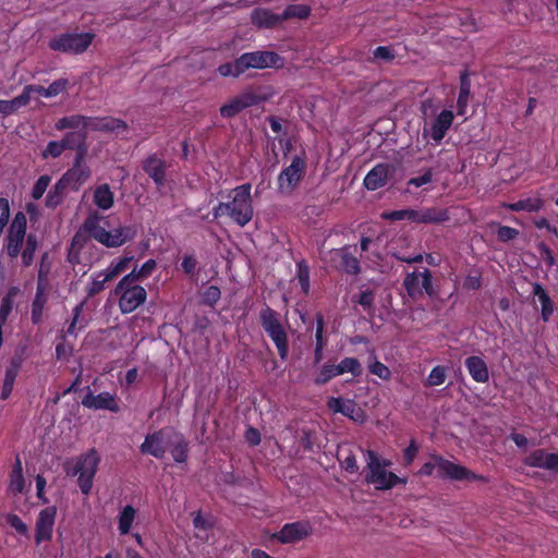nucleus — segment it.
Masks as SVG:
<instances>
[{
    "instance_id": "f257e3e1",
    "label": "nucleus",
    "mask_w": 558,
    "mask_h": 558,
    "mask_svg": "<svg viewBox=\"0 0 558 558\" xmlns=\"http://www.w3.org/2000/svg\"><path fill=\"white\" fill-rule=\"evenodd\" d=\"M251 183L235 186L228 193L229 202H219L213 208V219L228 216L239 227H245L254 216Z\"/></svg>"
},
{
    "instance_id": "f03ea898",
    "label": "nucleus",
    "mask_w": 558,
    "mask_h": 558,
    "mask_svg": "<svg viewBox=\"0 0 558 558\" xmlns=\"http://www.w3.org/2000/svg\"><path fill=\"white\" fill-rule=\"evenodd\" d=\"M100 457L95 448L65 461L64 471L68 476H77V485L83 495L90 494L95 475L98 471Z\"/></svg>"
},
{
    "instance_id": "7ed1b4c3",
    "label": "nucleus",
    "mask_w": 558,
    "mask_h": 558,
    "mask_svg": "<svg viewBox=\"0 0 558 558\" xmlns=\"http://www.w3.org/2000/svg\"><path fill=\"white\" fill-rule=\"evenodd\" d=\"M101 220L102 217L98 213L95 211L89 214L86 217L82 229L88 233L90 238L106 247H120L126 242L133 240L135 236V230L129 226L107 231L102 226H100Z\"/></svg>"
},
{
    "instance_id": "20e7f679",
    "label": "nucleus",
    "mask_w": 558,
    "mask_h": 558,
    "mask_svg": "<svg viewBox=\"0 0 558 558\" xmlns=\"http://www.w3.org/2000/svg\"><path fill=\"white\" fill-rule=\"evenodd\" d=\"M367 464L365 469V482L374 485L377 490H388L398 484H405L407 480L399 477L386 468L391 464L389 460L380 459L374 450L367 449Z\"/></svg>"
},
{
    "instance_id": "39448f33",
    "label": "nucleus",
    "mask_w": 558,
    "mask_h": 558,
    "mask_svg": "<svg viewBox=\"0 0 558 558\" xmlns=\"http://www.w3.org/2000/svg\"><path fill=\"white\" fill-rule=\"evenodd\" d=\"M433 462H425L421 469L420 474L423 476H430L437 470V476L440 478H449L453 481H485V477L477 475L468 470L465 466L456 464L441 456H434Z\"/></svg>"
},
{
    "instance_id": "423d86ee",
    "label": "nucleus",
    "mask_w": 558,
    "mask_h": 558,
    "mask_svg": "<svg viewBox=\"0 0 558 558\" xmlns=\"http://www.w3.org/2000/svg\"><path fill=\"white\" fill-rule=\"evenodd\" d=\"M259 323L276 345L280 359L286 360L289 354V339L279 313L266 305L259 312Z\"/></svg>"
},
{
    "instance_id": "0eeeda50",
    "label": "nucleus",
    "mask_w": 558,
    "mask_h": 558,
    "mask_svg": "<svg viewBox=\"0 0 558 558\" xmlns=\"http://www.w3.org/2000/svg\"><path fill=\"white\" fill-rule=\"evenodd\" d=\"M93 32L75 33L66 32L53 36L48 47L50 50L69 54H82L87 51L95 39Z\"/></svg>"
},
{
    "instance_id": "6e6552de",
    "label": "nucleus",
    "mask_w": 558,
    "mask_h": 558,
    "mask_svg": "<svg viewBox=\"0 0 558 558\" xmlns=\"http://www.w3.org/2000/svg\"><path fill=\"white\" fill-rule=\"evenodd\" d=\"M27 219L23 211H17L10 225L3 241V250L5 254L15 259L21 253L24 242L27 238Z\"/></svg>"
},
{
    "instance_id": "1a4fd4ad",
    "label": "nucleus",
    "mask_w": 558,
    "mask_h": 558,
    "mask_svg": "<svg viewBox=\"0 0 558 558\" xmlns=\"http://www.w3.org/2000/svg\"><path fill=\"white\" fill-rule=\"evenodd\" d=\"M238 66L245 73L251 69L280 68L283 64V59L275 51L257 50L242 53L238 57Z\"/></svg>"
},
{
    "instance_id": "9d476101",
    "label": "nucleus",
    "mask_w": 558,
    "mask_h": 558,
    "mask_svg": "<svg viewBox=\"0 0 558 558\" xmlns=\"http://www.w3.org/2000/svg\"><path fill=\"white\" fill-rule=\"evenodd\" d=\"M306 169L305 159L294 156L291 163L283 168L277 178V189L281 194H291L302 180Z\"/></svg>"
},
{
    "instance_id": "9b49d317",
    "label": "nucleus",
    "mask_w": 558,
    "mask_h": 558,
    "mask_svg": "<svg viewBox=\"0 0 558 558\" xmlns=\"http://www.w3.org/2000/svg\"><path fill=\"white\" fill-rule=\"evenodd\" d=\"M173 434L175 433L168 427L147 434L145 440L140 446V451L156 459H163L173 439Z\"/></svg>"
},
{
    "instance_id": "f8f14e48",
    "label": "nucleus",
    "mask_w": 558,
    "mask_h": 558,
    "mask_svg": "<svg viewBox=\"0 0 558 558\" xmlns=\"http://www.w3.org/2000/svg\"><path fill=\"white\" fill-rule=\"evenodd\" d=\"M313 533L310 521L301 520L286 523L279 531L271 534V539L279 544H295L307 538Z\"/></svg>"
},
{
    "instance_id": "ddd939ff",
    "label": "nucleus",
    "mask_w": 558,
    "mask_h": 558,
    "mask_svg": "<svg viewBox=\"0 0 558 558\" xmlns=\"http://www.w3.org/2000/svg\"><path fill=\"white\" fill-rule=\"evenodd\" d=\"M113 294L119 296V308L123 314H130L143 305L147 299V292L142 286H129L119 289L116 286Z\"/></svg>"
},
{
    "instance_id": "4468645a",
    "label": "nucleus",
    "mask_w": 558,
    "mask_h": 558,
    "mask_svg": "<svg viewBox=\"0 0 558 558\" xmlns=\"http://www.w3.org/2000/svg\"><path fill=\"white\" fill-rule=\"evenodd\" d=\"M453 120V112L451 110L444 109L430 123L425 122L422 133L423 137L432 140L435 144H440L451 128Z\"/></svg>"
},
{
    "instance_id": "2eb2a0df",
    "label": "nucleus",
    "mask_w": 558,
    "mask_h": 558,
    "mask_svg": "<svg viewBox=\"0 0 558 558\" xmlns=\"http://www.w3.org/2000/svg\"><path fill=\"white\" fill-rule=\"evenodd\" d=\"M403 287L412 299L422 295L423 292L429 296L435 294L429 269H424L422 272L413 271L408 274L403 279Z\"/></svg>"
},
{
    "instance_id": "dca6fc26",
    "label": "nucleus",
    "mask_w": 558,
    "mask_h": 558,
    "mask_svg": "<svg viewBox=\"0 0 558 558\" xmlns=\"http://www.w3.org/2000/svg\"><path fill=\"white\" fill-rule=\"evenodd\" d=\"M57 518V507L49 506L41 509L35 522V544L50 542L53 536V527Z\"/></svg>"
},
{
    "instance_id": "f3484780",
    "label": "nucleus",
    "mask_w": 558,
    "mask_h": 558,
    "mask_svg": "<svg viewBox=\"0 0 558 558\" xmlns=\"http://www.w3.org/2000/svg\"><path fill=\"white\" fill-rule=\"evenodd\" d=\"M89 177L90 169L85 165V158L75 157L72 168L66 170L59 180L68 190L78 191Z\"/></svg>"
},
{
    "instance_id": "a211bd4d",
    "label": "nucleus",
    "mask_w": 558,
    "mask_h": 558,
    "mask_svg": "<svg viewBox=\"0 0 558 558\" xmlns=\"http://www.w3.org/2000/svg\"><path fill=\"white\" fill-rule=\"evenodd\" d=\"M82 404L88 409L108 410L112 413H119L121 410L116 395L108 391L94 395L89 387H87V393L82 399Z\"/></svg>"
},
{
    "instance_id": "6ab92c4d",
    "label": "nucleus",
    "mask_w": 558,
    "mask_h": 558,
    "mask_svg": "<svg viewBox=\"0 0 558 558\" xmlns=\"http://www.w3.org/2000/svg\"><path fill=\"white\" fill-rule=\"evenodd\" d=\"M396 168L391 163H377L364 178L363 184L368 191H376L384 187L388 180L395 174Z\"/></svg>"
},
{
    "instance_id": "aec40b11",
    "label": "nucleus",
    "mask_w": 558,
    "mask_h": 558,
    "mask_svg": "<svg viewBox=\"0 0 558 558\" xmlns=\"http://www.w3.org/2000/svg\"><path fill=\"white\" fill-rule=\"evenodd\" d=\"M142 168L158 189L165 185L168 168L166 160L158 157L157 154H150L143 160Z\"/></svg>"
},
{
    "instance_id": "412c9836",
    "label": "nucleus",
    "mask_w": 558,
    "mask_h": 558,
    "mask_svg": "<svg viewBox=\"0 0 558 558\" xmlns=\"http://www.w3.org/2000/svg\"><path fill=\"white\" fill-rule=\"evenodd\" d=\"M523 463L530 468L558 472V453L547 452L545 449H536L524 458Z\"/></svg>"
},
{
    "instance_id": "4be33fe9",
    "label": "nucleus",
    "mask_w": 558,
    "mask_h": 558,
    "mask_svg": "<svg viewBox=\"0 0 558 558\" xmlns=\"http://www.w3.org/2000/svg\"><path fill=\"white\" fill-rule=\"evenodd\" d=\"M125 121L113 117H87L86 132L120 133L128 130Z\"/></svg>"
},
{
    "instance_id": "5701e85b",
    "label": "nucleus",
    "mask_w": 558,
    "mask_h": 558,
    "mask_svg": "<svg viewBox=\"0 0 558 558\" xmlns=\"http://www.w3.org/2000/svg\"><path fill=\"white\" fill-rule=\"evenodd\" d=\"M327 408L333 413H340L355 422L363 421L364 413L356 407V403L351 399H343L341 397H329L327 399Z\"/></svg>"
},
{
    "instance_id": "b1692460",
    "label": "nucleus",
    "mask_w": 558,
    "mask_h": 558,
    "mask_svg": "<svg viewBox=\"0 0 558 558\" xmlns=\"http://www.w3.org/2000/svg\"><path fill=\"white\" fill-rule=\"evenodd\" d=\"M87 133L84 131H72L68 132L63 138L61 140L64 145V149L75 150V157L85 158L88 151V146L86 144Z\"/></svg>"
},
{
    "instance_id": "393cba45",
    "label": "nucleus",
    "mask_w": 558,
    "mask_h": 558,
    "mask_svg": "<svg viewBox=\"0 0 558 558\" xmlns=\"http://www.w3.org/2000/svg\"><path fill=\"white\" fill-rule=\"evenodd\" d=\"M464 365L472 379L480 384H486L489 380V371L483 357L472 355L465 359Z\"/></svg>"
},
{
    "instance_id": "a878e982",
    "label": "nucleus",
    "mask_w": 558,
    "mask_h": 558,
    "mask_svg": "<svg viewBox=\"0 0 558 558\" xmlns=\"http://www.w3.org/2000/svg\"><path fill=\"white\" fill-rule=\"evenodd\" d=\"M68 85L69 81L66 78H59L53 81L48 87H44L41 85H26L24 89L29 97L32 93H36L45 98H51L65 92Z\"/></svg>"
},
{
    "instance_id": "bb28decb",
    "label": "nucleus",
    "mask_w": 558,
    "mask_h": 558,
    "mask_svg": "<svg viewBox=\"0 0 558 558\" xmlns=\"http://www.w3.org/2000/svg\"><path fill=\"white\" fill-rule=\"evenodd\" d=\"M351 246H343L335 250V256L340 258V269L348 275L356 276L361 272L359 258L351 253Z\"/></svg>"
},
{
    "instance_id": "cd10ccee",
    "label": "nucleus",
    "mask_w": 558,
    "mask_h": 558,
    "mask_svg": "<svg viewBox=\"0 0 558 558\" xmlns=\"http://www.w3.org/2000/svg\"><path fill=\"white\" fill-rule=\"evenodd\" d=\"M170 454L177 464H186L190 452V444L181 433L173 434L169 446Z\"/></svg>"
},
{
    "instance_id": "c85d7f7f",
    "label": "nucleus",
    "mask_w": 558,
    "mask_h": 558,
    "mask_svg": "<svg viewBox=\"0 0 558 558\" xmlns=\"http://www.w3.org/2000/svg\"><path fill=\"white\" fill-rule=\"evenodd\" d=\"M251 21L257 27L274 28L283 21V15L268 9H255L252 12Z\"/></svg>"
},
{
    "instance_id": "c756f323",
    "label": "nucleus",
    "mask_w": 558,
    "mask_h": 558,
    "mask_svg": "<svg viewBox=\"0 0 558 558\" xmlns=\"http://www.w3.org/2000/svg\"><path fill=\"white\" fill-rule=\"evenodd\" d=\"M532 287L533 295L536 296L541 303V318L544 323H547L555 311L554 302L539 282H534Z\"/></svg>"
},
{
    "instance_id": "7c9ffc66",
    "label": "nucleus",
    "mask_w": 558,
    "mask_h": 558,
    "mask_svg": "<svg viewBox=\"0 0 558 558\" xmlns=\"http://www.w3.org/2000/svg\"><path fill=\"white\" fill-rule=\"evenodd\" d=\"M22 366V360L20 357H13L10 364L5 368L3 386L1 390V399L7 400L13 390L15 379L20 373Z\"/></svg>"
},
{
    "instance_id": "2f4dec72",
    "label": "nucleus",
    "mask_w": 558,
    "mask_h": 558,
    "mask_svg": "<svg viewBox=\"0 0 558 558\" xmlns=\"http://www.w3.org/2000/svg\"><path fill=\"white\" fill-rule=\"evenodd\" d=\"M470 96H471L470 74L468 71H463L460 74V87H459V95H458V99H457V114L458 116H464L466 113V108H468Z\"/></svg>"
},
{
    "instance_id": "473e14b6",
    "label": "nucleus",
    "mask_w": 558,
    "mask_h": 558,
    "mask_svg": "<svg viewBox=\"0 0 558 558\" xmlns=\"http://www.w3.org/2000/svg\"><path fill=\"white\" fill-rule=\"evenodd\" d=\"M46 303L47 296L45 295V287L41 283H37L36 293L32 302L31 311V319L34 325H38L41 323Z\"/></svg>"
},
{
    "instance_id": "72a5a7b5",
    "label": "nucleus",
    "mask_w": 558,
    "mask_h": 558,
    "mask_svg": "<svg viewBox=\"0 0 558 558\" xmlns=\"http://www.w3.org/2000/svg\"><path fill=\"white\" fill-rule=\"evenodd\" d=\"M25 487V478L23 475V465L20 456L15 457L12 471L10 473L9 490L13 495L21 494Z\"/></svg>"
},
{
    "instance_id": "f704fd0d",
    "label": "nucleus",
    "mask_w": 558,
    "mask_h": 558,
    "mask_svg": "<svg viewBox=\"0 0 558 558\" xmlns=\"http://www.w3.org/2000/svg\"><path fill=\"white\" fill-rule=\"evenodd\" d=\"M544 206L543 199L539 197H527L523 199H519L514 203H504L502 207L510 209L512 211H527V213H536L539 211Z\"/></svg>"
},
{
    "instance_id": "c9c22d12",
    "label": "nucleus",
    "mask_w": 558,
    "mask_h": 558,
    "mask_svg": "<svg viewBox=\"0 0 558 558\" xmlns=\"http://www.w3.org/2000/svg\"><path fill=\"white\" fill-rule=\"evenodd\" d=\"M29 102L31 97L27 95V93H25V89L23 88V92L11 100L0 99V114L11 116L17 112L21 108L26 107Z\"/></svg>"
},
{
    "instance_id": "e433bc0d",
    "label": "nucleus",
    "mask_w": 558,
    "mask_h": 558,
    "mask_svg": "<svg viewBox=\"0 0 558 558\" xmlns=\"http://www.w3.org/2000/svg\"><path fill=\"white\" fill-rule=\"evenodd\" d=\"M450 219L448 208L442 207H425L422 208V223L438 225Z\"/></svg>"
},
{
    "instance_id": "4c0bfd02",
    "label": "nucleus",
    "mask_w": 558,
    "mask_h": 558,
    "mask_svg": "<svg viewBox=\"0 0 558 558\" xmlns=\"http://www.w3.org/2000/svg\"><path fill=\"white\" fill-rule=\"evenodd\" d=\"M93 198L94 204L102 210H108L113 206L114 195L107 183L95 189Z\"/></svg>"
},
{
    "instance_id": "58836bf2",
    "label": "nucleus",
    "mask_w": 558,
    "mask_h": 558,
    "mask_svg": "<svg viewBox=\"0 0 558 558\" xmlns=\"http://www.w3.org/2000/svg\"><path fill=\"white\" fill-rule=\"evenodd\" d=\"M87 116L72 114L59 119L56 122V129L63 131L66 129L78 130L86 132Z\"/></svg>"
},
{
    "instance_id": "ea45409f",
    "label": "nucleus",
    "mask_w": 558,
    "mask_h": 558,
    "mask_svg": "<svg viewBox=\"0 0 558 558\" xmlns=\"http://www.w3.org/2000/svg\"><path fill=\"white\" fill-rule=\"evenodd\" d=\"M136 510L133 506L126 505L120 511L118 517V530L121 535H128L135 520Z\"/></svg>"
},
{
    "instance_id": "a19ab883",
    "label": "nucleus",
    "mask_w": 558,
    "mask_h": 558,
    "mask_svg": "<svg viewBox=\"0 0 558 558\" xmlns=\"http://www.w3.org/2000/svg\"><path fill=\"white\" fill-rule=\"evenodd\" d=\"M17 287H11L4 294L0 304V323L7 324L10 314L12 313L14 299L19 294Z\"/></svg>"
},
{
    "instance_id": "79ce46f5",
    "label": "nucleus",
    "mask_w": 558,
    "mask_h": 558,
    "mask_svg": "<svg viewBox=\"0 0 558 558\" xmlns=\"http://www.w3.org/2000/svg\"><path fill=\"white\" fill-rule=\"evenodd\" d=\"M38 248V240L36 234L29 233L26 238L25 246L21 250L22 265L29 267L34 263L35 252Z\"/></svg>"
},
{
    "instance_id": "37998d69",
    "label": "nucleus",
    "mask_w": 558,
    "mask_h": 558,
    "mask_svg": "<svg viewBox=\"0 0 558 558\" xmlns=\"http://www.w3.org/2000/svg\"><path fill=\"white\" fill-rule=\"evenodd\" d=\"M66 190L65 185L58 180L46 196V206L48 208H56L59 206L63 202Z\"/></svg>"
},
{
    "instance_id": "c03bdc74",
    "label": "nucleus",
    "mask_w": 558,
    "mask_h": 558,
    "mask_svg": "<svg viewBox=\"0 0 558 558\" xmlns=\"http://www.w3.org/2000/svg\"><path fill=\"white\" fill-rule=\"evenodd\" d=\"M109 280H105V271H98L92 275L90 282L86 286V299H90L104 291L106 283Z\"/></svg>"
},
{
    "instance_id": "a18cd8bd",
    "label": "nucleus",
    "mask_w": 558,
    "mask_h": 558,
    "mask_svg": "<svg viewBox=\"0 0 558 558\" xmlns=\"http://www.w3.org/2000/svg\"><path fill=\"white\" fill-rule=\"evenodd\" d=\"M337 371L339 372V375L350 373L354 377H359L362 375L363 368L360 361L356 357H344L337 365Z\"/></svg>"
},
{
    "instance_id": "49530a36",
    "label": "nucleus",
    "mask_w": 558,
    "mask_h": 558,
    "mask_svg": "<svg viewBox=\"0 0 558 558\" xmlns=\"http://www.w3.org/2000/svg\"><path fill=\"white\" fill-rule=\"evenodd\" d=\"M296 278L301 287L302 292L307 295L310 293L311 281H310V266L302 259L296 263Z\"/></svg>"
},
{
    "instance_id": "de8ad7c7",
    "label": "nucleus",
    "mask_w": 558,
    "mask_h": 558,
    "mask_svg": "<svg viewBox=\"0 0 558 558\" xmlns=\"http://www.w3.org/2000/svg\"><path fill=\"white\" fill-rule=\"evenodd\" d=\"M241 107L244 109L257 106L266 101V97L257 94L252 88L245 89L243 93L236 96Z\"/></svg>"
},
{
    "instance_id": "09e8293b",
    "label": "nucleus",
    "mask_w": 558,
    "mask_h": 558,
    "mask_svg": "<svg viewBox=\"0 0 558 558\" xmlns=\"http://www.w3.org/2000/svg\"><path fill=\"white\" fill-rule=\"evenodd\" d=\"M133 257L124 256L120 258L118 262H112L110 266L104 270L105 271V280H112L122 274L128 267Z\"/></svg>"
},
{
    "instance_id": "8fccbe9b",
    "label": "nucleus",
    "mask_w": 558,
    "mask_h": 558,
    "mask_svg": "<svg viewBox=\"0 0 558 558\" xmlns=\"http://www.w3.org/2000/svg\"><path fill=\"white\" fill-rule=\"evenodd\" d=\"M310 14L311 8L307 4H290L284 9L282 13L283 21L293 17L304 20L307 19Z\"/></svg>"
},
{
    "instance_id": "3c124183",
    "label": "nucleus",
    "mask_w": 558,
    "mask_h": 558,
    "mask_svg": "<svg viewBox=\"0 0 558 558\" xmlns=\"http://www.w3.org/2000/svg\"><path fill=\"white\" fill-rule=\"evenodd\" d=\"M339 376V372L337 371V365L333 364H325L316 378L314 379V383L317 386H323L330 381L332 378Z\"/></svg>"
},
{
    "instance_id": "603ef678",
    "label": "nucleus",
    "mask_w": 558,
    "mask_h": 558,
    "mask_svg": "<svg viewBox=\"0 0 558 558\" xmlns=\"http://www.w3.org/2000/svg\"><path fill=\"white\" fill-rule=\"evenodd\" d=\"M447 374H446V367L441 365H437L433 367L430 371L426 381V387H434V386H440L446 381Z\"/></svg>"
},
{
    "instance_id": "864d4df0",
    "label": "nucleus",
    "mask_w": 558,
    "mask_h": 558,
    "mask_svg": "<svg viewBox=\"0 0 558 558\" xmlns=\"http://www.w3.org/2000/svg\"><path fill=\"white\" fill-rule=\"evenodd\" d=\"M202 304L214 307L221 298V291L217 286L207 287L201 294Z\"/></svg>"
},
{
    "instance_id": "5fc2aeb1",
    "label": "nucleus",
    "mask_w": 558,
    "mask_h": 558,
    "mask_svg": "<svg viewBox=\"0 0 558 558\" xmlns=\"http://www.w3.org/2000/svg\"><path fill=\"white\" fill-rule=\"evenodd\" d=\"M51 182V177L48 175V174H43L40 175L37 181L35 182V184L33 185V189H32V197L35 199V201H38L43 197V195L45 194V192L47 191L49 184Z\"/></svg>"
},
{
    "instance_id": "6e6d98bb",
    "label": "nucleus",
    "mask_w": 558,
    "mask_h": 558,
    "mask_svg": "<svg viewBox=\"0 0 558 558\" xmlns=\"http://www.w3.org/2000/svg\"><path fill=\"white\" fill-rule=\"evenodd\" d=\"M64 150V145L61 141H50L46 148L43 150L41 157L43 159L58 158L63 154Z\"/></svg>"
},
{
    "instance_id": "4d7b16f0",
    "label": "nucleus",
    "mask_w": 558,
    "mask_h": 558,
    "mask_svg": "<svg viewBox=\"0 0 558 558\" xmlns=\"http://www.w3.org/2000/svg\"><path fill=\"white\" fill-rule=\"evenodd\" d=\"M243 108L236 97L232 98L229 102L222 105L219 109L221 117L230 119L239 114Z\"/></svg>"
},
{
    "instance_id": "13d9d810",
    "label": "nucleus",
    "mask_w": 558,
    "mask_h": 558,
    "mask_svg": "<svg viewBox=\"0 0 558 558\" xmlns=\"http://www.w3.org/2000/svg\"><path fill=\"white\" fill-rule=\"evenodd\" d=\"M238 58L233 62H226L218 66V73L221 76H233L239 77L244 74L243 71L238 66Z\"/></svg>"
},
{
    "instance_id": "bf43d9fd",
    "label": "nucleus",
    "mask_w": 558,
    "mask_h": 558,
    "mask_svg": "<svg viewBox=\"0 0 558 558\" xmlns=\"http://www.w3.org/2000/svg\"><path fill=\"white\" fill-rule=\"evenodd\" d=\"M338 460L341 464V468L350 474H355L359 472V465L356 462V457L353 452H349L345 457L341 458L338 454Z\"/></svg>"
},
{
    "instance_id": "052dcab7",
    "label": "nucleus",
    "mask_w": 558,
    "mask_h": 558,
    "mask_svg": "<svg viewBox=\"0 0 558 558\" xmlns=\"http://www.w3.org/2000/svg\"><path fill=\"white\" fill-rule=\"evenodd\" d=\"M325 319L322 313L316 314L315 345L326 347L327 339L324 337Z\"/></svg>"
},
{
    "instance_id": "680f3d73",
    "label": "nucleus",
    "mask_w": 558,
    "mask_h": 558,
    "mask_svg": "<svg viewBox=\"0 0 558 558\" xmlns=\"http://www.w3.org/2000/svg\"><path fill=\"white\" fill-rule=\"evenodd\" d=\"M7 523L14 529L20 535L26 536L28 534V527L23 520L15 513H9L5 517Z\"/></svg>"
},
{
    "instance_id": "e2e57ef3",
    "label": "nucleus",
    "mask_w": 558,
    "mask_h": 558,
    "mask_svg": "<svg viewBox=\"0 0 558 558\" xmlns=\"http://www.w3.org/2000/svg\"><path fill=\"white\" fill-rule=\"evenodd\" d=\"M197 259L193 254H185L182 257L180 268L186 276H194L196 274Z\"/></svg>"
},
{
    "instance_id": "0e129e2a",
    "label": "nucleus",
    "mask_w": 558,
    "mask_h": 558,
    "mask_svg": "<svg viewBox=\"0 0 558 558\" xmlns=\"http://www.w3.org/2000/svg\"><path fill=\"white\" fill-rule=\"evenodd\" d=\"M368 368L373 375H376L384 380H388L391 377V372L388 368V366H386L384 363L379 361H375L374 363H372L368 366Z\"/></svg>"
},
{
    "instance_id": "69168bd1",
    "label": "nucleus",
    "mask_w": 558,
    "mask_h": 558,
    "mask_svg": "<svg viewBox=\"0 0 558 558\" xmlns=\"http://www.w3.org/2000/svg\"><path fill=\"white\" fill-rule=\"evenodd\" d=\"M141 280H144V278L140 277V270L135 267L131 272L121 278L118 282L119 289L121 290L123 287L129 286H138L136 282Z\"/></svg>"
},
{
    "instance_id": "338daca9",
    "label": "nucleus",
    "mask_w": 558,
    "mask_h": 558,
    "mask_svg": "<svg viewBox=\"0 0 558 558\" xmlns=\"http://www.w3.org/2000/svg\"><path fill=\"white\" fill-rule=\"evenodd\" d=\"M373 57H374V59H380V60H384L386 62H391L396 58V54H395L393 50L390 47H388V46H378L373 51Z\"/></svg>"
},
{
    "instance_id": "774afa93",
    "label": "nucleus",
    "mask_w": 558,
    "mask_h": 558,
    "mask_svg": "<svg viewBox=\"0 0 558 558\" xmlns=\"http://www.w3.org/2000/svg\"><path fill=\"white\" fill-rule=\"evenodd\" d=\"M519 234V231L508 226H500L497 230V238L501 242H508L514 240Z\"/></svg>"
}]
</instances>
